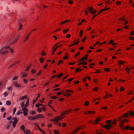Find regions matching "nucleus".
Here are the masks:
<instances>
[{
    "label": "nucleus",
    "instance_id": "f257e3e1",
    "mask_svg": "<svg viewBox=\"0 0 134 134\" xmlns=\"http://www.w3.org/2000/svg\"><path fill=\"white\" fill-rule=\"evenodd\" d=\"M9 44L6 46H4L0 49V54L3 55L7 54L8 53L7 49H9L10 52L11 53H13V52L14 51L11 48L9 47Z\"/></svg>",
    "mask_w": 134,
    "mask_h": 134
},
{
    "label": "nucleus",
    "instance_id": "f03ea898",
    "mask_svg": "<svg viewBox=\"0 0 134 134\" xmlns=\"http://www.w3.org/2000/svg\"><path fill=\"white\" fill-rule=\"evenodd\" d=\"M106 122L108 124H106L104 126L101 125L102 126L106 129H109L111 128L112 127L111 125L110 124L111 122V121L110 120H108L106 121Z\"/></svg>",
    "mask_w": 134,
    "mask_h": 134
},
{
    "label": "nucleus",
    "instance_id": "7ed1b4c3",
    "mask_svg": "<svg viewBox=\"0 0 134 134\" xmlns=\"http://www.w3.org/2000/svg\"><path fill=\"white\" fill-rule=\"evenodd\" d=\"M24 103L23 102L21 104V107L22 108V110L23 111L24 115L25 116H26L28 114L27 111L28 110L26 108V107L25 106L24 107H23L24 105Z\"/></svg>",
    "mask_w": 134,
    "mask_h": 134
},
{
    "label": "nucleus",
    "instance_id": "20e7f679",
    "mask_svg": "<svg viewBox=\"0 0 134 134\" xmlns=\"http://www.w3.org/2000/svg\"><path fill=\"white\" fill-rule=\"evenodd\" d=\"M121 118H119L118 119V121H120V125L121 128H122L123 130H124L125 128L123 127V125L124 123L125 122H126V119H124L122 120H121Z\"/></svg>",
    "mask_w": 134,
    "mask_h": 134
},
{
    "label": "nucleus",
    "instance_id": "39448f33",
    "mask_svg": "<svg viewBox=\"0 0 134 134\" xmlns=\"http://www.w3.org/2000/svg\"><path fill=\"white\" fill-rule=\"evenodd\" d=\"M62 118V117L61 118L60 116H58L55 118L54 119H51V120L52 121H54L56 123H57L59 120H61Z\"/></svg>",
    "mask_w": 134,
    "mask_h": 134
},
{
    "label": "nucleus",
    "instance_id": "423d86ee",
    "mask_svg": "<svg viewBox=\"0 0 134 134\" xmlns=\"http://www.w3.org/2000/svg\"><path fill=\"white\" fill-rule=\"evenodd\" d=\"M14 120L12 122L13 125V127H15L16 125L18 122V120L16 118H14L13 119Z\"/></svg>",
    "mask_w": 134,
    "mask_h": 134
},
{
    "label": "nucleus",
    "instance_id": "0eeeda50",
    "mask_svg": "<svg viewBox=\"0 0 134 134\" xmlns=\"http://www.w3.org/2000/svg\"><path fill=\"white\" fill-rule=\"evenodd\" d=\"M89 11L92 14H94L97 12L96 10H94L92 7H88Z\"/></svg>",
    "mask_w": 134,
    "mask_h": 134
},
{
    "label": "nucleus",
    "instance_id": "6e6552de",
    "mask_svg": "<svg viewBox=\"0 0 134 134\" xmlns=\"http://www.w3.org/2000/svg\"><path fill=\"white\" fill-rule=\"evenodd\" d=\"M59 44L58 43H57L55 44L54 46L52 48V53L53 54L54 52L58 48V46H57L56 47H55L57 46Z\"/></svg>",
    "mask_w": 134,
    "mask_h": 134
},
{
    "label": "nucleus",
    "instance_id": "1a4fd4ad",
    "mask_svg": "<svg viewBox=\"0 0 134 134\" xmlns=\"http://www.w3.org/2000/svg\"><path fill=\"white\" fill-rule=\"evenodd\" d=\"M71 111H72L71 110H67L66 111L63 112L62 113H63V114H62L60 115V116H59L61 117V118H62V119L63 118V116H64V114H67L69 112H71Z\"/></svg>",
    "mask_w": 134,
    "mask_h": 134
},
{
    "label": "nucleus",
    "instance_id": "9d476101",
    "mask_svg": "<svg viewBox=\"0 0 134 134\" xmlns=\"http://www.w3.org/2000/svg\"><path fill=\"white\" fill-rule=\"evenodd\" d=\"M13 83L15 87L16 88L20 87H21V85L18 83L17 81H13Z\"/></svg>",
    "mask_w": 134,
    "mask_h": 134
},
{
    "label": "nucleus",
    "instance_id": "9b49d317",
    "mask_svg": "<svg viewBox=\"0 0 134 134\" xmlns=\"http://www.w3.org/2000/svg\"><path fill=\"white\" fill-rule=\"evenodd\" d=\"M21 75L20 78L21 80L23 79L24 77H26L27 76V74L23 72H21Z\"/></svg>",
    "mask_w": 134,
    "mask_h": 134
},
{
    "label": "nucleus",
    "instance_id": "f8f14e48",
    "mask_svg": "<svg viewBox=\"0 0 134 134\" xmlns=\"http://www.w3.org/2000/svg\"><path fill=\"white\" fill-rule=\"evenodd\" d=\"M36 118H37V119L38 118H42L44 117V116L43 115L40 114L36 115Z\"/></svg>",
    "mask_w": 134,
    "mask_h": 134
},
{
    "label": "nucleus",
    "instance_id": "ddd939ff",
    "mask_svg": "<svg viewBox=\"0 0 134 134\" xmlns=\"http://www.w3.org/2000/svg\"><path fill=\"white\" fill-rule=\"evenodd\" d=\"M28 119L30 120H33L37 119V118L36 117V116L35 117L29 116L28 117Z\"/></svg>",
    "mask_w": 134,
    "mask_h": 134
},
{
    "label": "nucleus",
    "instance_id": "4468645a",
    "mask_svg": "<svg viewBox=\"0 0 134 134\" xmlns=\"http://www.w3.org/2000/svg\"><path fill=\"white\" fill-rule=\"evenodd\" d=\"M101 120V119L100 118H97L95 121L94 122V123L95 124H98L99 121Z\"/></svg>",
    "mask_w": 134,
    "mask_h": 134
},
{
    "label": "nucleus",
    "instance_id": "2eb2a0df",
    "mask_svg": "<svg viewBox=\"0 0 134 134\" xmlns=\"http://www.w3.org/2000/svg\"><path fill=\"white\" fill-rule=\"evenodd\" d=\"M18 40V38H15L9 44V45H10L11 44H13L15 42Z\"/></svg>",
    "mask_w": 134,
    "mask_h": 134
},
{
    "label": "nucleus",
    "instance_id": "dca6fc26",
    "mask_svg": "<svg viewBox=\"0 0 134 134\" xmlns=\"http://www.w3.org/2000/svg\"><path fill=\"white\" fill-rule=\"evenodd\" d=\"M113 41V40H112L109 42V43L110 44H112L113 46H114L117 44V43H114Z\"/></svg>",
    "mask_w": 134,
    "mask_h": 134
},
{
    "label": "nucleus",
    "instance_id": "f3484780",
    "mask_svg": "<svg viewBox=\"0 0 134 134\" xmlns=\"http://www.w3.org/2000/svg\"><path fill=\"white\" fill-rule=\"evenodd\" d=\"M18 76H15L12 78V80L13 81L17 80H18Z\"/></svg>",
    "mask_w": 134,
    "mask_h": 134
},
{
    "label": "nucleus",
    "instance_id": "a211bd4d",
    "mask_svg": "<svg viewBox=\"0 0 134 134\" xmlns=\"http://www.w3.org/2000/svg\"><path fill=\"white\" fill-rule=\"evenodd\" d=\"M109 9L110 8H107L106 7H105L104 8H103V9L100 10L99 12V13H102L103 11L104 10H107L108 9Z\"/></svg>",
    "mask_w": 134,
    "mask_h": 134
},
{
    "label": "nucleus",
    "instance_id": "6ab92c4d",
    "mask_svg": "<svg viewBox=\"0 0 134 134\" xmlns=\"http://www.w3.org/2000/svg\"><path fill=\"white\" fill-rule=\"evenodd\" d=\"M129 115V114L128 113H125L121 117H122V118H123L124 117H128V116Z\"/></svg>",
    "mask_w": 134,
    "mask_h": 134
},
{
    "label": "nucleus",
    "instance_id": "aec40b11",
    "mask_svg": "<svg viewBox=\"0 0 134 134\" xmlns=\"http://www.w3.org/2000/svg\"><path fill=\"white\" fill-rule=\"evenodd\" d=\"M81 129L79 127H77L75 130L74 131V133H76L78 131V130H80Z\"/></svg>",
    "mask_w": 134,
    "mask_h": 134
},
{
    "label": "nucleus",
    "instance_id": "412c9836",
    "mask_svg": "<svg viewBox=\"0 0 134 134\" xmlns=\"http://www.w3.org/2000/svg\"><path fill=\"white\" fill-rule=\"evenodd\" d=\"M40 95L39 94H38V96L36 97V98L34 100H33V104H34L35 103L36 101V100H37V99L38 98L40 97Z\"/></svg>",
    "mask_w": 134,
    "mask_h": 134
},
{
    "label": "nucleus",
    "instance_id": "4be33fe9",
    "mask_svg": "<svg viewBox=\"0 0 134 134\" xmlns=\"http://www.w3.org/2000/svg\"><path fill=\"white\" fill-rule=\"evenodd\" d=\"M22 27H23V26L22 25V24H21V23H19V26L17 29V30H19L21 29V28H22Z\"/></svg>",
    "mask_w": 134,
    "mask_h": 134
},
{
    "label": "nucleus",
    "instance_id": "5701e85b",
    "mask_svg": "<svg viewBox=\"0 0 134 134\" xmlns=\"http://www.w3.org/2000/svg\"><path fill=\"white\" fill-rule=\"evenodd\" d=\"M29 35H27L24 38V40L23 41L24 42H25L27 40H28V39H29Z\"/></svg>",
    "mask_w": 134,
    "mask_h": 134
},
{
    "label": "nucleus",
    "instance_id": "b1692460",
    "mask_svg": "<svg viewBox=\"0 0 134 134\" xmlns=\"http://www.w3.org/2000/svg\"><path fill=\"white\" fill-rule=\"evenodd\" d=\"M81 70H82L80 69V68H78L76 69L75 70V71L76 72H79L80 71H81Z\"/></svg>",
    "mask_w": 134,
    "mask_h": 134
},
{
    "label": "nucleus",
    "instance_id": "393cba45",
    "mask_svg": "<svg viewBox=\"0 0 134 134\" xmlns=\"http://www.w3.org/2000/svg\"><path fill=\"white\" fill-rule=\"evenodd\" d=\"M20 128L24 132H25L24 126V125L21 126L20 127Z\"/></svg>",
    "mask_w": 134,
    "mask_h": 134
},
{
    "label": "nucleus",
    "instance_id": "a878e982",
    "mask_svg": "<svg viewBox=\"0 0 134 134\" xmlns=\"http://www.w3.org/2000/svg\"><path fill=\"white\" fill-rule=\"evenodd\" d=\"M6 104H7V105H9L11 104V102L9 100H8L6 102Z\"/></svg>",
    "mask_w": 134,
    "mask_h": 134
},
{
    "label": "nucleus",
    "instance_id": "bb28decb",
    "mask_svg": "<svg viewBox=\"0 0 134 134\" xmlns=\"http://www.w3.org/2000/svg\"><path fill=\"white\" fill-rule=\"evenodd\" d=\"M129 114L131 116L134 115V111H130L129 112Z\"/></svg>",
    "mask_w": 134,
    "mask_h": 134
},
{
    "label": "nucleus",
    "instance_id": "cd10ccee",
    "mask_svg": "<svg viewBox=\"0 0 134 134\" xmlns=\"http://www.w3.org/2000/svg\"><path fill=\"white\" fill-rule=\"evenodd\" d=\"M8 93L7 92H5L3 94V95L5 97H7L8 95Z\"/></svg>",
    "mask_w": 134,
    "mask_h": 134
},
{
    "label": "nucleus",
    "instance_id": "c85d7f7f",
    "mask_svg": "<svg viewBox=\"0 0 134 134\" xmlns=\"http://www.w3.org/2000/svg\"><path fill=\"white\" fill-rule=\"evenodd\" d=\"M26 98V96H24L23 97H21L20 98V100H22L23 99H24Z\"/></svg>",
    "mask_w": 134,
    "mask_h": 134
},
{
    "label": "nucleus",
    "instance_id": "c756f323",
    "mask_svg": "<svg viewBox=\"0 0 134 134\" xmlns=\"http://www.w3.org/2000/svg\"><path fill=\"white\" fill-rule=\"evenodd\" d=\"M44 59L42 57L40 58V61L41 63H43L44 62Z\"/></svg>",
    "mask_w": 134,
    "mask_h": 134
},
{
    "label": "nucleus",
    "instance_id": "7c9ffc66",
    "mask_svg": "<svg viewBox=\"0 0 134 134\" xmlns=\"http://www.w3.org/2000/svg\"><path fill=\"white\" fill-rule=\"evenodd\" d=\"M29 100H27L26 102V103L24 105V106L25 107H27L28 106V104H29Z\"/></svg>",
    "mask_w": 134,
    "mask_h": 134
},
{
    "label": "nucleus",
    "instance_id": "2f4dec72",
    "mask_svg": "<svg viewBox=\"0 0 134 134\" xmlns=\"http://www.w3.org/2000/svg\"><path fill=\"white\" fill-rule=\"evenodd\" d=\"M118 62L119 63V64L120 65H122L123 63H124L125 62H122L121 60H119L118 61Z\"/></svg>",
    "mask_w": 134,
    "mask_h": 134
},
{
    "label": "nucleus",
    "instance_id": "473e14b6",
    "mask_svg": "<svg viewBox=\"0 0 134 134\" xmlns=\"http://www.w3.org/2000/svg\"><path fill=\"white\" fill-rule=\"evenodd\" d=\"M83 33V31H82V30H81L80 31V33L79 34V36L80 37H81L82 36Z\"/></svg>",
    "mask_w": 134,
    "mask_h": 134
},
{
    "label": "nucleus",
    "instance_id": "72a5a7b5",
    "mask_svg": "<svg viewBox=\"0 0 134 134\" xmlns=\"http://www.w3.org/2000/svg\"><path fill=\"white\" fill-rule=\"evenodd\" d=\"M125 128V129H126L127 130H129L130 129V126L129 125H127L125 127H124Z\"/></svg>",
    "mask_w": 134,
    "mask_h": 134
},
{
    "label": "nucleus",
    "instance_id": "f704fd0d",
    "mask_svg": "<svg viewBox=\"0 0 134 134\" xmlns=\"http://www.w3.org/2000/svg\"><path fill=\"white\" fill-rule=\"evenodd\" d=\"M10 125H8L5 127V128L7 130H9L10 128Z\"/></svg>",
    "mask_w": 134,
    "mask_h": 134
},
{
    "label": "nucleus",
    "instance_id": "c9c22d12",
    "mask_svg": "<svg viewBox=\"0 0 134 134\" xmlns=\"http://www.w3.org/2000/svg\"><path fill=\"white\" fill-rule=\"evenodd\" d=\"M63 75V74L62 73H61L59 75H58L57 78H59L61 77Z\"/></svg>",
    "mask_w": 134,
    "mask_h": 134
},
{
    "label": "nucleus",
    "instance_id": "e433bc0d",
    "mask_svg": "<svg viewBox=\"0 0 134 134\" xmlns=\"http://www.w3.org/2000/svg\"><path fill=\"white\" fill-rule=\"evenodd\" d=\"M104 70L105 71L108 72L110 70V69L109 68H104Z\"/></svg>",
    "mask_w": 134,
    "mask_h": 134
},
{
    "label": "nucleus",
    "instance_id": "4c0bfd02",
    "mask_svg": "<svg viewBox=\"0 0 134 134\" xmlns=\"http://www.w3.org/2000/svg\"><path fill=\"white\" fill-rule=\"evenodd\" d=\"M16 108H14L13 110V115H14L15 114V113L16 111Z\"/></svg>",
    "mask_w": 134,
    "mask_h": 134
},
{
    "label": "nucleus",
    "instance_id": "58836bf2",
    "mask_svg": "<svg viewBox=\"0 0 134 134\" xmlns=\"http://www.w3.org/2000/svg\"><path fill=\"white\" fill-rule=\"evenodd\" d=\"M31 72L32 74H34L35 72L36 71L34 69H33L31 70Z\"/></svg>",
    "mask_w": 134,
    "mask_h": 134
},
{
    "label": "nucleus",
    "instance_id": "ea45409f",
    "mask_svg": "<svg viewBox=\"0 0 134 134\" xmlns=\"http://www.w3.org/2000/svg\"><path fill=\"white\" fill-rule=\"evenodd\" d=\"M12 88V86H9L7 87V89L8 90H11Z\"/></svg>",
    "mask_w": 134,
    "mask_h": 134
},
{
    "label": "nucleus",
    "instance_id": "a19ab883",
    "mask_svg": "<svg viewBox=\"0 0 134 134\" xmlns=\"http://www.w3.org/2000/svg\"><path fill=\"white\" fill-rule=\"evenodd\" d=\"M80 53V52H77L75 55L74 57H76L78 55H79Z\"/></svg>",
    "mask_w": 134,
    "mask_h": 134
},
{
    "label": "nucleus",
    "instance_id": "79ce46f5",
    "mask_svg": "<svg viewBox=\"0 0 134 134\" xmlns=\"http://www.w3.org/2000/svg\"><path fill=\"white\" fill-rule=\"evenodd\" d=\"M37 128L40 131L42 132L44 134H46V133H44V132L40 129V127H38Z\"/></svg>",
    "mask_w": 134,
    "mask_h": 134
},
{
    "label": "nucleus",
    "instance_id": "37998d69",
    "mask_svg": "<svg viewBox=\"0 0 134 134\" xmlns=\"http://www.w3.org/2000/svg\"><path fill=\"white\" fill-rule=\"evenodd\" d=\"M37 128L40 131L42 132L44 134H46V133H44V132L40 129V127H38Z\"/></svg>",
    "mask_w": 134,
    "mask_h": 134
},
{
    "label": "nucleus",
    "instance_id": "c03bdc74",
    "mask_svg": "<svg viewBox=\"0 0 134 134\" xmlns=\"http://www.w3.org/2000/svg\"><path fill=\"white\" fill-rule=\"evenodd\" d=\"M66 92H67V93H68V92H71V93H73V92L72 91H71V90H66Z\"/></svg>",
    "mask_w": 134,
    "mask_h": 134
},
{
    "label": "nucleus",
    "instance_id": "a18cd8bd",
    "mask_svg": "<svg viewBox=\"0 0 134 134\" xmlns=\"http://www.w3.org/2000/svg\"><path fill=\"white\" fill-rule=\"evenodd\" d=\"M5 110V108L4 107H3L1 109V111L2 112H3Z\"/></svg>",
    "mask_w": 134,
    "mask_h": 134
},
{
    "label": "nucleus",
    "instance_id": "49530a36",
    "mask_svg": "<svg viewBox=\"0 0 134 134\" xmlns=\"http://www.w3.org/2000/svg\"><path fill=\"white\" fill-rule=\"evenodd\" d=\"M22 112H20L19 111H18L17 113L16 114L17 115H19L21 113H22Z\"/></svg>",
    "mask_w": 134,
    "mask_h": 134
},
{
    "label": "nucleus",
    "instance_id": "de8ad7c7",
    "mask_svg": "<svg viewBox=\"0 0 134 134\" xmlns=\"http://www.w3.org/2000/svg\"><path fill=\"white\" fill-rule=\"evenodd\" d=\"M23 79V81L25 83H27V81L26 79H25V78H24Z\"/></svg>",
    "mask_w": 134,
    "mask_h": 134
},
{
    "label": "nucleus",
    "instance_id": "09e8293b",
    "mask_svg": "<svg viewBox=\"0 0 134 134\" xmlns=\"http://www.w3.org/2000/svg\"><path fill=\"white\" fill-rule=\"evenodd\" d=\"M124 90V88L122 86L121 87V88H120V90L121 91H122Z\"/></svg>",
    "mask_w": 134,
    "mask_h": 134
},
{
    "label": "nucleus",
    "instance_id": "8fccbe9b",
    "mask_svg": "<svg viewBox=\"0 0 134 134\" xmlns=\"http://www.w3.org/2000/svg\"><path fill=\"white\" fill-rule=\"evenodd\" d=\"M64 96L68 97V96H70L71 95V94L69 93H68L66 94H64L63 95Z\"/></svg>",
    "mask_w": 134,
    "mask_h": 134
},
{
    "label": "nucleus",
    "instance_id": "3c124183",
    "mask_svg": "<svg viewBox=\"0 0 134 134\" xmlns=\"http://www.w3.org/2000/svg\"><path fill=\"white\" fill-rule=\"evenodd\" d=\"M31 66V65H30V66H27L26 68V69L25 70V71H27V70H28L29 68H30V66Z\"/></svg>",
    "mask_w": 134,
    "mask_h": 134
},
{
    "label": "nucleus",
    "instance_id": "603ef678",
    "mask_svg": "<svg viewBox=\"0 0 134 134\" xmlns=\"http://www.w3.org/2000/svg\"><path fill=\"white\" fill-rule=\"evenodd\" d=\"M89 104L88 102L87 101H86L85 103V106H87Z\"/></svg>",
    "mask_w": 134,
    "mask_h": 134
},
{
    "label": "nucleus",
    "instance_id": "864d4df0",
    "mask_svg": "<svg viewBox=\"0 0 134 134\" xmlns=\"http://www.w3.org/2000/svg\"><path fill=\"white\" fill-rule=\"evenodd\" d=\"M48 105L49 107L52 109L54 111H56L53 108L52 106L50 105L49 104H48Z\"/></svg>",
    "mask_w": 134,
    "mask_h": 134
},
{
    "label": "nucleus",
    "instance_id": "5fc2aeb1",
    "mask_svg": "<svg viewBox=\"0 0 134 134\" xmlns=\"http://www.w3.org/2000/svg\"><path fill=\"white\" fill-rule=\"evenodd\" d=\"M37 111L38 112V113H40L41 112V111H42V110H41V109L40 108H38V109H37Z\"/></svg>",
    "mask_w": 134,
    "mask_h": 134
},
{
    "label": "nucleus",
    "instance_id": "6e6d98bb",
    "mask_svg": "<svg viewBox=\"0 0 134 134\" xmlns=\"http://www.w3.org/2000/svg\"><path fill=\"white\" fill-rule=\"evenodd\" d=\"M51 98H52L53 99H55L57 98V97L55 96H52L51 97Z\"/></svg>",
    "mask_w": 134,
    "mask_h": 134
},
{
    "label": "nucleus",
    "instance_id": "4d7b16f0",
    "mask_svg": "<svg viewBox=\"0 0 134 134\" xmlns=\"http://www.w3.org/2000/svg\"><path fill=\"white\" fill-rule=\"evenodd\" d=\"M25 133L26 134H30L29 130H26L25 132Z\"/></svg>",
    "mask_w": 134,
    "mask_h": 134
},
{
    "label": "nucleus",
    "instance_id": "13d9d810",
    "mask_svg": "<svg viewBox=\"0 0 134 134\" xmlns=\"http://www.w3.org/2000/svg\"><path fill=\"white\" fill-rule=\"evenodd\" d=\"M74 79V78H71V79H68V81H69V82L71 81Z\"/></svg>",
    "mask_w": 134,
    "mask_h": 134
},
{
    "label": "nucleus",
    "instance_id": "bf43d9fd",
    "mask_svg": "<svg viewBox=\"0 0 134 134\" xmlns=\"http://www.w3.org/2000/svg\"><path fill=\"white\" fill-rule=\"evenodd\" d=\"M12 117L11 116H10L7 118V120H11V119H12Z\"/></svg>",
    "mask_w": 134,
    "mask_h": 134
},
{
    "label": "nucleus",
    "instance_id": "052dcab7",
    "mask_svg": "<svg viewBox=\"0 0 134 134\" xmlns=\"http://www.w3.org/2000/svg\"><path fill=\"white\" fill-rule=\"evenodd\" d=\"M63 58L64 60H65L66 59H68V57L66 56H65L63 57Z\"/></svg>",
    "mask_w": 134,
    "mask_h": 134
},
{
    "label": "nucleus",
    "instance_id": "680f3d73",
    "mask_svg": "<svg viewBox=\"0 0 134 134\" xmlns=\"http://www.w3.org/2000/svg\"><path fill=\"white\" fill-rule=\"evenodd\" d=\"M85 114H90L91 113V111H88V112H86L84 113Z\"/></svg>",
    "mask_w": 134,
    "mask_h": 134
},
{
    "label": "nucleus",
    "instance_id": "e2e57ef3",
    "mask_svg": "<svg viewBox=\"0 0 134 134\" xmlns=\"http://www.w3.org/2000/svg\"><path fill=\"white\" fill-rule=\"evenodd\" d=\"M93 90L94 91H97L98 90V89L97 87H95L93 89Z\"/></svg>",
    "mask_w": 134,
    "mask_h": 134
},
{
    "label": "nucleus",
    "instance_id": "0e129e2a",
    "mask_svg": "<svg viewBox=\"0 0 134 134\" xmlns=\"http://www.w3.org/2000/svg\"><path fill=\"white\" fill-rule=\"evenodd\" d=\"M54 132L55 134H59V133L57 131L55 130H54Z\"/></svg>",
    "mask_w": 134,
    "mask_h": 134
},
{
    "label": "nucleus",
    "instance_id": "69168bd1",
    "mask_svg": "<svg viewBox=\"0 0 134 134\" xmlns=\"http://www.w3.org/2000/svg\"><path fill=\"white\" fill-rule=\"evenodd\" d=\"M41 54L42 56H44L46 55L45 53H44V51H43L41 53Z\"/></svg>",
    "mask_w": 134,
    "mask_h": 134
},
{
    "label": "nucleus",
    "instance_id": "338daca9",
    "mask_svg": "<svg viewBox=\"0 0 134 134\" xmlns=\"http://www.w3.org/2000/svg\"><path fill=\"white\" fill-rule=\"evenodd\" d=\"M41 70L40 71H39L36 74V75L38 76L40 74H41Z\"/></svg>",
    "mask_w": 134,
    "mask_h": 134
},
{
    "label": "nucleus",
    "instance_id": "774afa93",
    "mask_svg": "<svg viewBox=\"0 0 134 134\" xmlns=\"http://www.w3.org/2000/svg\"><path fill=\"white\" fill-rule=\"evenodd\" d=\"M130 34L132 35H134V31H131L130 33Z\"/></svg>",
    "mask_w": 134,
    "mask_h": 134
}]
</instances>
